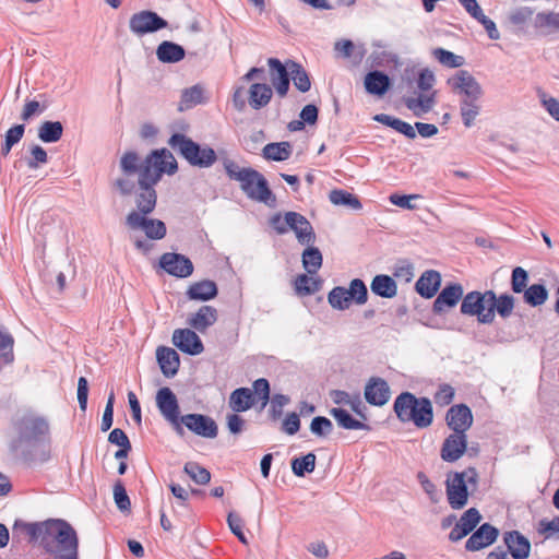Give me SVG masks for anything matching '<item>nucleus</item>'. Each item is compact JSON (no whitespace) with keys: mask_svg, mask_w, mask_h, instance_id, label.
<instances>
[{"mask_svg":"<svg viewBox=\"0 0 559 559\" xmlns=\"http://www.w3.org/2000/svg\"><path fill=\"white\" fill-rule=\"evenodd\" d=\"M329 304L332 308L337 310H345L349 308L352 300L347 294L346 288L337 286L334 287L328 296Z\"/></svg>","mask_w":559,"mask_h":559,"instance_id":"8fccbe9b","label":"nucleus"},{"mask_svg":"<svg viewBox=\"0 0 559 559\" xmlns=\"http://www.w3.org/2000/svg\"><path fill=\"white\" fill-rule=\"evenodd\" d=\"M436 83V76L429 69H423L418 73L417 87L419 91L426 93L432 88Z\"/></svg>","mask_w":559,"mask_h":559,"instance_id":"69168bd1","label":"nucleus"},{"mask_svg":"<svg viewBox=\"0 0 559 559\" xmlns=\"http://www.w3.org/2000/svg\"><path fill=\"white\" fill-rule=\"evenodd\" d=\"M447 84L459 97L460 114L464 126L471 128L481 110L480 99L484 90L480 83L468 71L459 70L448 79Z\"/></svg>","mask_w":559,"mask_h":559,"instance_id":"7ed1b4c3","label":"nucleus"},{"mask_svg":"<svg viewBox=\"0 0 559 559\" xmlns=\"http://www.w3.org/2000/svg\"><path fill=\"white\" fill-rule=\"evenodd\" d=\"M254 404V395L248 388H239L231 392L229 396V407L235 413H241L250 409Z\"/></svg>","mask_w":559,"mask_h":559,"instance_id":"473e14b6","label":"nucleus"},{"mask_svg":"<svg viewBox=\"0 0 559 559\" xmlns=\"http://www.w3.org/2000/svg\"><path fill=\"white\" fill-rule=\"evenodd\" d=\"M227 524L234 535H236L240 543L243 545L248 544V539L243 534V521L239 514L229 512L227 515Z\"/></svg>","mask_w":559,"mask_h":559,"instance_id":"4d7b16f0","label":"nucleus"},{"mask_svg":"<svg viewBox=\"0 0 559 559\" xmlns=\"http://www.w3.org/2000/svg\"><path fill=\"white\" fill-rule=\"evenodd\" d=\"M140 210L132 211L128 214L126 223L131 229H141L151 239H162L166 235V226L159 219H151L146 217Z\"/></svg>","mask_w":559,"mask_h":559,"instance_id":"9b49d317","label":"nucleus"},{"mask_svg":"<svg viewBox=\"0 0 559 559\" xmlns=\"http://www.w3.org/2000/svg\"><path fill=\"white\" fill-rule=\"evenodd\" d=\"M63 134V126L60 121H44L38 127V139L44 143H56Z\"/></svg>","mask_w":559,"mask_h":559,"instance_id":"c9c22d12","label":"nucleus"},{"mask_svg":"<svg viewBox=\"0 0 559 559\" xmlns=\"http://www.w3.org/2000/svg\"><path fill=\"white\" fill-rule=\"evenodd\" d=\"M537 533L545 539L559 538V516L552 520H540L537 525Z\"/></svg>","mask_w":559,"mask_h":559,"instance_id":"5fc2aeb1","label":"nucleus"},{"mask_svg":"<svg viewBox=\"0 0 559 559\" xmlns=\"http://www.w3.org/2000/svg\"><path fill=\"white\" fill-rule=\"evenodd\" d=\"M365 88L369 94L382 96L390 88V78L380 71H371L365 76Z\"/></svg>","mask_w":559,"mask_h":559,"instance_id":"7c9ffc66","label":"nucleus"},{"mask_svg":"<svg viewBox=\"0 0 559 559\" xmlns=\"http://www.w3.org/2000/svg\"><path fill=\"white\" fill-rule=\"evenodd\" d=\"M499 531L492 525L485 523L467 539L465 548L468 551H477L493 544Z\"/></svg>","mask_w":559,"mask_h":559,"instance_id":"aec40b11","label":"nucleus"},{"mask_svg":"<svg viewBox=\"0 0 559 559\" xmlns=\"http://www.w3.org/2000/svg\"><path fill=\"white\" fill-rule=\"evenodd\" d=\"M316 455L313 453H308L302 457H296L292 461V469L293 473L302 477L306 473H312L316 467Z\"/></svg>","mask_w":559,"mask_h":559,"instance_id":"09e8293b","label":"nucleus"},{"mask_svg":"<svg viewBox=\"0 0 559 559\" xmlns=\"http://www.w3.org/2000/svg\"><path fill=\"white\" fill-rule=\"evenodd\" d=\"M22 527L32 540L40 539L44 547L50 550V520L44 523L23 524Z\"/></svg>","mask_w":559,"mask_h":559,"instance_id":"ea45409f","label":"nucleus"},{"mask_svg":"<svg viewBox=\"0 0 559 559\" xmlns=\"http://www.w3.org/2000/svg\"><path fill=\"white\" fill-rule=\"evenodd\" d=\"M288 230H293L300 245L309 246L316 241L314 230L309 221L297 212H288Z\"/></svg>","mask_w":559,"mask_h":559,"instance_id":"a211bd4d","label":"nucleus"},{"mask_svg":"<svg viewBox=\"0 0 559 559\" xmlns=\"http://www.w3.org/2000/svg\"><path fill=\"white\" fill-rule=\"evenodd\" d=\"M159 265L168 274L181 278L190 276L193 272L190 259L174 252L164 253L159 259Z\"/></svg>","mask_w":559,"mask_h":559,"instance_id":"ddd939ff","label":"nucleus"},{"mask_svg":"<svg viewBox=\"0 0 559 559\" xmlns=\"http://www.w3.org/2000/svg\"><path fill=\"white\" fill-rule=\"evenodd\" d=\"M321 287V282L310 274H300L295 280V288L299 295H311L318 292Z\"/></svg>","mask_w":559,"mask_h":559,"instance_id":"49530a36","label":"nucleus"},{"mask_svg":"<svg viewBox=\"0 0 559 559\" xmlns=\"http://www.w3.org/2000/svg\"><path fill=\"white\" fill-rule=\"evenodd\" d=\"M432 55L441 64L449 68H460L464 64V58L462 56H457L443 48H436Z\"/></svg>","mask_w":559,"mask_h":559,"instance_id":"3c124183","label":"nucleus"},{"mask_svg":"<svg viewBox=\"0 0 559 559\" xmlns=\"http://www.w3.org/2000/svg\"><path fill=\"white\" fill-rule=\"evenodd\" d=\"M478 477L474 467L462 472H451L447 475L445 491L452 509L461 510L467 504L469 490L474 491L477 488Z\"/></svg>","mask_w":559,"mask_h":559,"instance_id":"423d86ee","label":"nucleus"},{"mask_svg":"<svg viewBox=\"0 0 559 559\" xmlns=\"http://www.w3.org/2000/svg\"><path fill=\"white\" fill-rule=\"evenodd\" d=\"M523 293L524 301L532 307H537L545 304L548 298V292L542 284H533Z\"/></svg>","mask_w":559,"mask_h":559,"instance_id":"a18cd8bd","label":"nucleus"},{"mask_svg":"<svg viewBox=\"0 0 559 559\" xmlns=\"http://www.w3.org/2000/svg\"><path fill=\"white\" fill-rule=\"evenodd\" d=\"M436 92L430 94L421 93L418 96H407L404 99L406 107L417 117L429 112L436 104Z\"/></svg>","mask_w":559,"mask_h":559,"instance_id":"bb28decb","label":"nucleus"},{"mask_svg":"<svg viewBox=\"0 0 559 559\" xmlns=\"http://www.w3.org/2000/svg\"><path fill=\"white\" fill-rule=\"evenodd\" d=\"M156 358L165 377H174L177 373L180 360L175 349L170 347H158Z\"/></svg>","mask_w":559,"mask_h":559,"instance_id":"b1692460","label":"nucleus"},{"mask_svg":"<svg viewBox=\"0 0 559 559\" xmlns=\"http://www.w3.org/2000/svg\"><path fill=\"white\" fill-rule=\"evenodd\" d=\"M515 306V299L510 294H497L491 290H473L467 293L461 302L460 311L464 316L476 317L479 324H492L498 314L508 319Z\"/></svg>","mask_w":559,"mask_h":559,"instance_id":"f03ea898","label":"nucleus"},{"mask_svg":"<svg viewBox=\"0 0 559 559\" xmlns=\"http://www.w3.org/2000/svg\"><path fill=\"white\" fill-rule=\"evenodd\" d=\"M504 544L514 559H526L531 554V543L518 531L507 532L503 536Z\"/></svg>","mask_w":559,"mask_h":559,"instance_id":"4be33fe9","label":"nucleus"},{"mask_svg":"<svg viewBox=\"0 0 559 559\" xmlns=\"http://www.w3.org/2000/svg\"><path fill=\"white\" fill-rule=\"evenodd\" d=\"M216 320L217 310L212 306H202L189 318L188 324L200 332H204L209 326L213 325Z\"/></svg>","mask_w":559,"mask_h":559,"instance_id":"c85d7f7f","label":"nucleus"},{"mask_svg":"<svg viewBox=\"0 0 559 559\" xmlns=\"http://www.w3.org/2000/svg\"><path fill=\"white\" fill-rule=\"evenodd\" d=\"M267 64L270 67L271 82L276 90V93L281 97H284L287 94L289 87L288 66L285 67L276 58H270L267 60Z\"/></svg>","mask_w":559,"mask_h":559,"instance_id":"412c9836","label":"nucleus"},{"mask_svg":"<svg viewBox=\"0 0 559 559\" xmlns=\"http://www.w3.org/2000/svg\"><path fill=\"white\" fill-rule=\"evenodd\" d=\"M272 88L264 83H253L249 88V105L253 109L265 107L272 98Z\"/></svg>","mask_w":559,"mask_h":559,"instance_id":"2f4dec72","label":"nucleus"},{"mask_svg":"<svg viewBox=\"0 0 559 559\" xmlns=\"http://www.w3.org/2000/svg\"><path fill=\"white\" fill-rule=\"evenodd\" d=\"M373 119L382 124L391 127L392 129L404 134L408 139L416 138L415 128L412 124H409L401 119H397L395 117H392V116L385 115V114L376 115L373 117Z\"/></svg>","mask_w":559,"mask_h":559,"instance_id":"e433bc0d","label":"nucleus"},{"mask_svg":"<svg viewBox=\"0 0 559 559\" xmlns=\"http://www.w3.org/2000/svg\"><path fill=\"white\" fill-rule=\"evenodd\" d=\"M50 552L53 559H78L79 539L74 528L63 520H50Z\"/></svg>","mask_w":559,"mask_h":559,"instance_id":"0eeeda50","label":"nucleus"},{"mask_svg":"<svg viewBox=\"0 0 559 559\" xmlns=\"http://www.w3.org/2000/svg\"><path fill=\"white\" fill-rule=\"evenodd\" d=\"M216 295L217 286L210 280L193 283L187 290V296L191 300L207 301L215 298Z\"/></svg>","mask_w":559,"mask_h":559,"instance_id":"c756f323","label":"nucleus"},{"mask_svg":"<svg viewBox=\"0 0 559 559\" xmlns=\"http://www.w3.org/2000/svg\"><path fill=\"white\" fill-rule=\"evenodd\" d=\"M394 276L401 281L409 283L414 276V265L407 261H402L394 269Z\"/></svg>","mask_w":559,"mask_h":559,"instance_id":"338daca9","label":"nucleus"},{"mask_svg":"<svg viewBox=\"0 0 559 559\" xmlns=\"http://www.w3.org/2000/svg\"><path fill=\"white\" fill-rule=\"evenodd\" d=\"M183 469L199 485H205L211 480L210 472L195 462L186 463Z\"/></svg>","mask_w":559,"mask_h":559,"instance_id":"864d4df0","label":"nucleus"},{"mask_svg":"<svg viewBox=\"0 0 559 559\" xmlns=\"http://www.w3.org/2000/svg\"><path fill=\"white\" fill-rule=\"evenodd\" d=\"M48 162L47 152L40 145L31 147V158L26 160L29 169H37L40 165Z\"/></svg>","mask_w":559,"mask_h":559,"instance_id":"e2e57ef3","label":"nucleus"},{"mask_svg":"<svg viewBox=\"0 0 559 559\" xmlns=\"http://www.w3.org/2000/svg\"><path fill=\"white\" fill-rule=\"evenodd\" d=\"M302 260V266L307 271L308 274L313 275L317 274V272L322 266V253L321 251L313 247L312 245H309L302 252L301 255Z\"/></svg>","mask_w":559,"mask_h":559,"instance_id":"79ce46f5","label":"nucleus"},{"mask_svg":"<svg viewBox=\"0 0 559 559\" xmlns=\"http://www.w3.org/2000/svg\"><path fill=\"white\" fill-rule=\"evenodd\" d=\"M49 431V425L43 417H24L21 423V441L32 442L41 440Z\"/></svg>","mask_w":559,"mask_h":559,"instance_id":"f3484780","label":"nucleus"},{"mask_svg":"<svg viewBox=\"0 0 559 559\" xmlns=\"http://www.w3.org/2000/svg\"><path fill=\"white\" fill-rule=\"evenodd\" d=\"M186 56V51L182 46L169 41H162L156 48V57L163 63H177L181 61Z\"/></svg>","mask_w":559,"mask_h":559,"instance_id":"cd10ccee","label":"nucleus"},{"mask_svg":"<svg viewBox=\"0 0 559 559\" xmlns=\"http://www.w3.org/2000/svg\"><path fill=\"white\" fill-rule=\"evenodd\" d=\"M538 97L547 112L556 120L559 121V100L549 96L546 92L539 90Z\"/></svg>","mask_w":559,"mask_h":559,"instance_id":"680f3d73","label":"nucleus"},{"mask_svg":"<svg viewBox=\"0 0 559 559\" xmlns=\"http://www.w3.org/2000/svg\"><path fill=\"white\" fill-rule=\"evenodd\" d=\"M466 449L467 436L453 432L444 439L440 450V456L444 462L453 463L464 455Z\"/></svg>","mask_w":559,"mask_h":559,"instance_id":"2eb2a0df","label":"nucleus"},{"mask_svg":"<svg viewBox=\"0 0 559 559\" xmlns=\"http://www.w3.org/2000/svg\"><path fill=\"white\" fill-rule=\"evenodd\" d=\"M463 287L461 284L445 286L433 302V311L441 313L445 307H454L460 299H463Z\"/></svg>","mask_w":559,"mask_h":559,"instance_id":"5701e85b","label":"nucleus"},{"mask_svg":"<svg viewBox=\"0 0 559 559\" xmlns=\"http://www.w3.org/2000/svg\"><path fill=\"white\" fill-rule=\"evenodd\" d=\"M224 167L228 177L240 183L241 190L249 199L270 207L275 206L276 198L270 190L266 179L259 171L253 168L240 167L231 160H227Z\"/></svg>","mask_w":559,"mask_h":559,"instance_id":"20e7f679","label":"nucleus"},{"mask_svg":"<svg viewBox=\"0 0 559 559\" xmlns=\"http://www.w3.org/2000/svg\"><path fill=\"white\" fill-rule=\"evenodd\" d=\"M329 200L334 205L346 206L355 211H359L362 207L361 202L356 195L342 189L332 190L329 194Z\"/></svg>","mask_w":559,"mask_h":559,"instance_id":"a19ab883","label":"nucleus"},{"mask_svg":"<svg viewBox=\"0 0 559 559\" xmlns=\"http://www.w3.org/2000/svg\"><path fill=\"white\" fill-rule=\"evenodd\" d=\"M330 414L336 420L338 426H341L344 429H348V430H369L370 429L367 424L353 418L349 415V413L342 407L332 408L330 411Z\"/></svg>","mask_w":559,"mask_h":559,"instance_id":"4c0bfd02","label":"nucleus"},{"mask_svg":"<svg viewBox=\"0 0 559 559\" xmlns=\"http://www.w3.org/2000/svg\"><path fill=\"white\" fill-rule=\"evenodd\" d=\"M178 424L180 427L188 428L193 433L203 438H215L217 436V425L209 416L202 414H187L181 416Z\"/></svg>","mask_w":559,"mask_h":559,"instance_id":"f8f14e48","label":"nucleus"},{"mask_svg":"<svg viewBox=\"0 0 559 559\" xmlns=\"http://www.w3.org/2000/svg\"><path fill=\"white\" fill-rule=\"evenodd\" d=\"M310 430L313 435L319 437H326L333 430V425L326 417H314L310 424Z\"/></svg>","mask_w":559,"mask_h":559,"instance_id":"13d9d810","label":"nucleus"},{"mask_svg":"<svg viewBox=\"0 0 559 559\" xmlns=\"http://www.w3.org/2000/svg\"><path fill=\"white\" fill-rule=\"evenodd\" d=\"M332 401L337 405H346L354 413L365 417L362 413L364 404L358 393L350 394L345 391L334 390L330 393Z\"/></svg>","mask_w":559,"mask_h":559,"instance_id":"f704fd0d","label":"nucleus"},{"mask_svg":"<svg viewBox=\"0 0 559 559\" xmlns=\"http://www.w3.org/2000/svg\"><path fill=\"white\" fill-rule=\"evenodd\" d=\"M114 499L117 508L120 511L124 512L130 510L131 502L127 495L126 488L120 480H118L114 486Z\"/></svg>","mask_w":559,"mask_h":559,"instance_id":"052dcab7","label":"nucleus"},{"mask_svg":"<svg viewBox=\"0 0 559 559\" xmlns=\"http://www.w3.org/2000/svg\"><path fill=\"white\" fill-rule=\"evenodd\" d=\"M371 292L383 298H393L397 294L395 281L389 275H376L370 284Z\"/></svg>","mask_w":559,"mask_h":559,"instance_id":"72a5a7b5","label":"nucleus"},{"mask_svg":"<svg viewBox=\"0 0 559 559\" xmlns=\"http://www.w3.org/2000/svg\"><path fill=\"white\" fill-rule=\"evenodd\" d=\"M265 159L283 162L290 157L292 145L288 142L269 143L262 150Z\"/></svg>","mask_w":559,"mask_h":559,"instance_id":"58836bf2","label":"nucleus"},{"mask_svg":"<svg viewBox=\"0 0 559 559\" xmlns=\"http://www.w3.org/2000/svg\"><path fill=\"white\" fill-rule=\"evenodd\" d=\"M288 70L296 88L302 93L308 92L311 83L305 69L300 64L290 61L288 62Z\"/></svg>","mask_w":559,"mask_h":559,"instance_id":"c03bdc74","label":"nucleus"},{"mask_svg":"<svg viewBox=\"0 0 559 559\" xmlns=\"http://www.w3.org/2000/svg\"><path fill=\"white\" fill-rule=\"evenodd\" d=\"M347 294L352 301H355L357 305H364L368 299V290L365 283L355 278L349 283V287L346 288Z\"/></svg>","mask_w":559,"mask_h":559,"instance_id":"603ef678","label":"nucleus"},{"mask_svg":"<svg viewBox=\"0 0 559 559\" xmlns=\"http://www.w3.org/2000/svg\"><path fill=\"white\" fill-rule=\"evenodd\" d=\"M364 396L370 405L383 406L390 401L391 390L384 379L372 377L366 383Z\"/></svg>","mask_w":559,"mask_h":559,"instance_id":"4468645a","label":"nucleus"},{"mask_svg":"<svg viewBox=\"0 0 559 559\" xmlns=\"http://www.w3.org/2000/svg\"><path fill=\"white\" fill-rule=\"evenodd\" d=\"M13 336L7 330L0 329V370L3 366L13 362Z\"/></svg>","mask_w":559,"mask_h":559,"instance_id":"37998d69","label":"nucleus"},{"mask_svg":"<svg viewBox=\"0 0 559 559\" xmlns=\"http://www.w3.org/2000/svg\"><path fill=\"white\" fill-rule=\"evenodd\" d=\"M534 28L540 35H550L559 32V12L556 11H542L538 12L533 22Z\"/></svg>","mask_w":559,"mask_h":559,"instance_id":"a878e982","label":"nucleus"},{"mask_svg":"<svg viewBox=\"0 0 559 559\" xmlns=\"http://www.w3.org/2000/svg\"><path fill=\"white\" fill-rule=\"evenodd\" d=\"M447 424L455 433L466 435L473 425V414L468 406L459 404L452 406L447 413Z\"/></svg>","mask_w":559,"mask_h":559,"instance_id":"dca6fc26","label":"nucleus"},{"mask_svg":"<svg viewBox=\"0 0 559 559\" xmlns=\"http://www.w3.org/2000/svg\"><path fill=\"white\" fill-rule=\"evenodd\" d=\"M155 402L163 418L171 425L177 435L183 436L185 430L178 424L181 416L175 393L167 386L162 388L156 393Z\"/></svg>","mask_w":559,"mask_h":559,"instance_id":"1a4fd4ad","label":"nucleus"},{"mask_svg":"<svg viewBox=\"0 0 559 559\" xmlns=\"http://www.w3.org/2000/svg\"><path fill=\"white\" fill-rule=\"evenodd\" d=\"M440 284V273L433 270H429L424 272L416 282V290L421 297L431 298L438 292Z\"/></svg>","mask_w":559,"mask_h":559,"instance_id":"393cba45","label":"nucleus"},{"mask_svg":"<svg viewBox=\"0 0 559 559\" xmlns=\"http://www.w3.org/2000/svg\"><path fill=\"white\" fill-rule=\"evenodd\" d=\"M168 23L156 12L142 10L130 16L129 28L138 37L166 28Z\"/></svg>","mask_w":559,"mask_h":559,"instance_id":"9d476101","label":"nucleus"},{"mask_svg":"<svg viewBox=\"0 0 559 559\" xmlns=\"http://www.w3.org/2000/svg\"><path fill=\"white\" fill-rule=\"evenodd\" d=\"M254 396L261 401L262 406H265L270 400V384L269 381L264 378L258 379L253 382V393Z\"/></svg>","mask_w":559,"mask_h":559,"instance_id":"0e129e2a","label":"nucleus"},{"mask_svg":"<svg viewBox=\"0 0 559 559\" xmlns=\"http://www.w3.org/2000/svg\"><path fill=\"white\" fill-rule=\"evenodd\" d=\"M119 169L120 175L114 180V188L121 195H130L139 185L136 207L143 214H150L154 211L157 199L154 186L164 174L174 175L178 165L174 155L166 148L155 150L145 158L130 151L120 157Z\"/></svg>","mask_w":559,"mask_h":559,"instance_id":"f257e3e1","label":"nucleus"},{"mask_svg":"<svg viewBox=\"0 0 559 559\" xmlns=\"http://www.w3.org/2000/svg\"><path fill=\"white\" fill-rule=\"evenodd\" d=\"M203 100V90L199 85L186 88L181 93V100L179 105L180 110L189 109Z\"/></svg>","mask_w":559,"mask_h":559,"instance_id":"de8ad7c7","label":"nucleus"},{"mask_svg":"<svg viewBox=\"0 0 559 559\" xmlns=\"http://www.w3.org/2000/svg\"><path fill=\"white\" fill-rule=\"evenodd\" d=\"M168 144L192 166L209 168L213 166L217 159L213 148L210 146H201L181 133L173 134L168 140Z\"/></svg>","mask_w":559,"mask_h":559,"instance_id":"6e6552de","label":"nucleus"},{"mask_svg":"<svg viewBox=\"0 0 559 559\" xmlns=\"http://www.w3.org/2000/svg\"><path fill=\"white\" fill-rule=\"evenodd\" d=\"M173 343L181 352L189 355H199L204 349L201 338L190 329L175 330Z\"/></svg>","mask_w":559,"mask_h":559,"instance_id":"6ab92c4d","label":"nucleus"},{"mask_svg":"<svg viewBox=\"0 0 559 559\" xmlns=\"http://www.w3.org/2000/svg\"><path fill=\"white\" fill-rule=\"evenodd\" d=\"M453 397L454 389L449 384H442L435 394V402L440 406H447L453 401Z\"/></svg>","mask_w":559,"mask_h":559,"instance_id":"774afa93","label":"nucleus"},{"mask_svg":"<svg viewBox=\"0 0 559 559\" xmlns=\"http://www.w3.org/2000/svg\"><path fill=\"white\" fill-rule=\"evenodd\" d=\"M394 411L402 421H412L418 428H427L433 419L432 405L426 397L417 399L412 393L400 394L394 402Z\"/></svg>","mask_w":559,"mask_h":559,"instance_id":"39448f33","label":"nucleus"},{"mask_svg":"<svg viewBox=\"0 0 559 559\" xmlns=\"http://www.w3.org/2000/svg\"><path fill=\"white\" fill-rule=\"evenodd\" d=\"M480 520L481 515L479 511L475 508H471L462 514L457 524H460V526L469 534L477 526Z\"/></svg>","mask_w":559,"mask_h":559,"instance_id":"6e6d98bb","label":"nucleus"},{"mask_svg":"<svg viewBox=\"0 0 559 559\" xmlns=\"http://www.w3.org/2000/svg\"><path fill=\"white\" fill-rule=\"evenodd\" d=\"M527 281L528 274L523 267L516 266L512 271L511 287L514 293H523L526 289Z\"/></svg>","mask_w":559,"mask_h":559,"instance_id":"bf43d9fd","label":"nucleus"}]
</instances>
